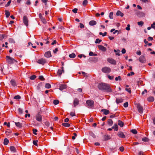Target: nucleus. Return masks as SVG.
<instances>
[{"mask_svg":"<svg viewBox=\"0 0 155 155\" xmlns=\"http://www.w3.org/2000/svg\"><path fill=\"white\" fill-rule=\"evenodd\" d=\"M113 12H110V13L109 17L110 19H113Z\"/></svg>","mask_w":155,"mask_h":155,"instance_id":"nucleus-41","label":"nucleus"},{"mask_svg":"<svg viewBox=\"0 0 155 155\" xmlns=\"http://www.w3.org/2000/svg\"><path fill=\"white\" fill-rule=\"evenodd\" d=\"M149 140L148 138L146 137H144L142 138V140L144 142H148Z\"/></svg>","mask_w":155,"mask_h":155,"instance_id":"nucleus-35","label":"nucleus"},{"mask_svg":"<svg viewBox=\"0 0 155 155\" xmlns=\"http://www.w3.org/2000/svg\"><path fill=\"white\" fill-rule=\"evenodd\" d=\"M96 21L94 20L91 21L89 22V24L91 26H93L96 25Z\"/></svg>","mask_w":155,"mask_h":155,"instance_id":"nucleus-18","label":"nucleus"},{"mask_svg":"<svg viewBox=\"0 0 155 155\" xmlns=\"http://www.w3.org/2000/svg\"><path fill=\"white\" fill-rule=\"evenodd\" d=\"M101 41L102 40H101L97 38L96 39L95 41V43H100Z\"/></svg>","mask_w":155,"mask_h":155,"instance_id":"nucleus-42","label":"nucleus"},{"mask_svg":"<svg viewBox=\"0 0 155 155\" xmlns=\"http://www.w3.org/2000/svg\"><path fill=\"white\" fill-rule=\"evenodd\" d=\"M5 36V35H1L0 34V40H2L4 38Z\"/></svg>","mask_w":155,"mask_h":155,"instance_id":"nucleus-48","label":"nucleus"},{"mask_svg":"<svg viewBox=\"0 0 155 155\" xmlns=\"http://www.w3.org/2000/svg\"><path fill=\"white\" fill-rule=\"evenodd\" d=\"M35 118L36 120L39 122H41L42 121V116L39 114H36Z\"/></svg>","mask_w":155,"mask_h":155,"instance_id":"nucleus-6","label":"nucleus"},{"mask_svg":"<svg viewBox=\"0 0 155 155\" xmlns=\"http://www.w3.org/2000/svg\"><path fill=\"white\" fill-rule=\"evenodd\" d=\"M79 101L78 100L77 98H75L74 101H73V104L74 105V107H75L79 104Z\"/></svg>","mask_w":155,"mask_h":155,"instance_id":"nucleus-14","label":"nucleus"},{"mask_svg":"<svg viewBox=\"0 0 155 155\" xmlns=\"http://www.w3.org/2000/svg\"><path fill=\"white\" fill-rule=\"evenodd\" d=\"M11 0H10L7 3V4L5 5V7H7L11 3Z\"/></svg>","mask_w":155,"mask_h":155,"instance_id":"nucleus-63","label":"nucleus"},{"mask_svg":"<svg viewBox=\"0 0 155 155\" xmlns=\"http://www.w3.org/2000/svg\"><path fill=\"white\" fill-rule=\"evenodd\" d=\"M147 101L149 102H153L154 101V98L153 97H150L147 98Z\"/></svg>","mask_w":155,"mask_h":155,"instance_id":"nucleus-21","label":"nucleus"},{"mask_svg":"<svg viewBox=\"0 0 155 155\" xmlns=\"http://www.w3.org/2000/svg\"><path fill=\"white\" fill-rule=\"evenodd\" d=\"M116 15L117 16H120L121 17H123L124 15V14L120 11H118L117 12Z\"/></svg>","mask_w":155,"mask_h":155,"instance_id":"nucleus-20","label":"nucleus"},{"mask_svg":"<svg viewBox=\"0 0 155 155\" xmlns=\"http://www.w3.org/2000/svg\"><path fill=\"white\" fill-rule=\"evenodd\" d=\"M98 48L102 51H106V48L104 46L101 45H99L98 46Z\"/></svg>","mask_w":155,"mask_h":155,"instance_id":"nucleus-12","label":"nucleus"},{"mask_svg":"<svg viewBox=\"0 0 155 155\" xmlns=\"http://www.w3.org/2000/svg\"><path fill=\"white\" fill-rule=\"evenodd\" d=\"M139 61L142 63H144L146 61L145 58L144 56L142 55L140 56L139 58Z\"/></svg>","mask_w":155,"mask_h":155,"instance_id":"nucleus-10","label":"nucleus"},{"mask_svg":"<svg viewBox=\"0 0 155 155\" xmlns=\"http://www.w3.org/2000/svg\"><path fill=\"white\" fill-rule=\"evenodd\" d=\"M128 103L127 102L125 103L124 104V106L125 107H127L128 106Z\"/></svg>","mask_w":155,"mask_h":155,"instance_id":"nucleus-52","label":"nucleus"},{"mask_svg":"<svg viewBox=\"0 0 155 155\" xmlns=\"http://www.w3.org/2000/svg\"><path fill=\"white\" fill-rule=\"evenodd\" d=\"M115 80L116 81H117L118 80H121V78L120 76H119L118 77H116L115 78Z\"/></svg>","mask_w":155,"mask_h":155,"instance_id":"nucleus-60","label":"nucleus"},{"mask_svg":"<svg viewBox=\"0 0 155 155\" xmlns=\"http://www.w3.org/2000/svg\"><path fill=\"white\" fill-rule=\"evenodd\" d=\"M130 25L129 24H128L127 25V27L126 28V29L127 30L129 31L130 30Z\"/></svg>","mask_w":155,"mask_h":155,"instance_id":"nucleus-56","label":"nucleus"},{"mask_svg":"<svg viewBox=\"0 0 155 155\" xmlns=\"http://www.w3.org/2000/svg\"><path fill=\"white\" fill-rule=\"evenodd\" d=\"M76 55L74 53H72L69 55V57L71 58H74L75 57Z\"/></svg>","mask_w":155,"mask_h":155,"instance_id":"nucleus-32","label":"nucleus"},{"mask_svg":"<svg viewBox=\"0 0 155 155\" xmlns=\"http://www.w3.org/2000/svg\"><path fill=\"white\" fill-rule=\"evenodd\" d=\"M86 104L89 108H92L94 107V101L91 100H89L87 101Z\"/></svg>","mask_w":155,"mask_h":155,"instance_id":"nucleus-3","label":"nucleus"},{"mask_svg":"<svg viewBox=\"0 0 155 155\" xmlns=\"http://www.w3.org/2000/svg\"><path fill=\"white\" fill-rule=\"evenodd\" d=\"M108 124L110 126H111L113 124V122L111 119H109L107 121Z\"/></svg>","mask_w":155,"mask_h":155,"instance_id":"nucleus-28","label":"nucleus"},{"mask_svg":"<svg viewBox=\"0 0 155 155\" xmlns=\"http://www.w3.org/2000/svg\"><path fill=\"white\" fill-rule=\"evenodd\" d=\"M73 134L74 136L72 137V139L73 140H74L75 139V137L77 136V134L76 133H74Z\"/></svg>","mask_w":155,"mask_h":155,"instance_id":"nucleus-51","label":"nucleus"},{"mask_svg":"<svg viewBox=\"0 0 155 155\" xmlns=\"http://www.w3.org/2000/svg\"><path fill=\"white\" fill-rule=\"evenodd\" d=\"M14 98L15 99H21V97L19 95H17L15 96Z\"/></svg>","mask_w":155,"mask_h":155,"instance_id":"nucleus-50","label":"nucleus"},{"mask_svg":"<svg viewBox=\"0 0 155 155\" xmlns=\"http://www.w3.org/2000/svg\"><path fill=\"white\" fill-rule=\"evenodd\" d=\"M42 22L44 24H46L47 23V21H46V19L45 18H42L41 19H40Z\"/></svg>","mask_w":155,"mask_h":155,"instance_id":"nucleus-37","label":"nucleus"},{"mask_svg":"<svg viewBox=\"0 0 155 155\" xmlns=\"http://www.w3.org/2000/svg\"><path fill=\"white\" fill-rule=\"evenodd\" d=\"M138 155H144V153L143 151H140L138 153Z\"/></svg>","mask_w":155,"mask_h":155,"instance_id":"nucleus-61","label":"nucleus"},{"mask_svg":"<svg viewBox=\"0 0 155 155\" xmlns=\"http://www.w3.org/2000/svg\"><path fill=\"white\" fill-rule=\"evenodd\" d=\"M5 14L7 18H8L10 15L9 12L7 10L5 11Z\"/></svg>","mask_w":155,"mask_h":155,"instance_id":"nucleus-31","label":"nucleus"},{"mask_svg":"<svg viewBox=\"0 0 155 155\" xmlns=\"http://www.w3.org/2000/svg\"><path fill=\"white\" fill-rule=\"evenodd\" d=\"M137 108L138 112L140 114L143 112V107L139 104H137Z\"/></svg>","mask_w":155,"mask_h":155,"instance_id":"nucleus-5","label":"nucleus"},{"mask_svg":"<svg viewBox=\"0 0 155 155\" xmlns=\"http://www.w3.org/2000/svg\"><path fill=\"white\" fill-rule=\"evenodd\" d=\"M107 33L106 32H105L104 33L102 32H100L99 33V35H102L103 36H104L107 35Z\"/></svg>","mask_w":155,"mask_h":155,"instance_id":"nucleus-38","label":"nucleus"},{"mask_svg":"<svg viewBox=\"0 0 155 155\" xmlns=\"http://www.w3.org/2000/svg\"><path fill=\"white\" fill-rule=\"evenodd\" d=\"M39 78L41 81H44L45 80L43 77L42 76H40L39 77Z\"/></svg>","mask_w":155,"mask_h":155,"instance_id":"nucleus-58","label":"nucleus"},{"mask_svg":"<svg viewBox=\"0 0 155 155\" xmlns=\"http://www.w3.org/2000/svg\"><path fill=\"white\" fill-rule=\"evenodd\" d=\"M45 125L47 127H48L50 126V123L48 121H46L45 122Z\"/></svg>","mask_w":155,"mask_h":155,"instance_id":"nucleus-53","label":"nucleus"},{"mask_svg":"<svg viewBox=\"0 0 155 155\" xmlns=\"http://www.w3.org/2000/svg\"><path fill=\"white\" fill-rule=\"evenodd\" d=\"M66 85L65 84H61L60 85V87H59V89H60L61 91H62L64 89H66Z\"/></svg>","mask_w":155,"mask_h":155,"instance_id":"nucleus-13","label":"nucleus"},{"mask_svg":"<svg viewBox=\"0 0 155 155\" xmlns=\"http://www.w3.org/2000/svg\"><path fill=\"white\" fill-rule=\"evenodd\" d=\"M89 55L90 56H96L97 55L96 54L94 53L92 51H90L89 53Z\"/></svg>","mask_w":155,"mask_h":155,"instance_id":"nucleus-36","label":"nucleus"},{"mask_svg":"<svg viewBox=\"0 0 155 155\" xmlns=\"http://www.w3.org/2000/svg\"><path fill=\"white\" fill-rule=\"evenodd\" d=\"M46 62V60L43 58H41L37 61V62L40 64H44Z\"/></svg>","mask_w":155,"mask_h":155,"instance_id":"nucleus-8","label":"nucleus"},{"mask_svg":"<svg viewBox=\"0 0 155 155\" xmlns=\"http://www.w3.org/2000/svg\"><path fill=\"white\" fill-rule=\"evenodd\" d=\"M116 101L117 104H119L123 101V99L121 98H117Z\"/></svg>","mask_w":155,"mask_h":155,"instance_id":"nucleus-17","label":"nucleus"},{"mask_svg":"<svg viewBox=\"0 0 155 155\" xmlns=\"http://www.w3.org/2000/svg\"><path fill=\"white\" fill-rule=\"evenodd\" d=\"M98 87L99 89L105 90L107 92H111L112 91V90L110 85L107 84H100L98 85Z\"/></svg>","mask_w":155,"mask_h":155,"instance_id":"nucleus-1","label":"nucleus"},{"mask_svg":"<svg viewBox=\"0 0 155 155\" xmlns=\"http://www.w3.org/2000/svg\"><path fill=\"white\" fill-rule=\"evenodd\" d=\"M16 126L19 127H22V124L20 122H15Z\"/></svg>","mask_w":155,"mask_h":155,"instance_id":"nucleus-29","label":"nucleus"},{"mask_svg":"<svg viewBox=\"0 0 155 155\" xmlns=\"http://www.w3.org/2000/svg\"><path fill=\"white\" fill-rule=\"evenodd\" d=\"M87 0H85L83 2V5L84 6H85L87 4Z\"/></svg>","mask_w":155,"mask_h":155,"instance_id":"nucleus-43","label":"nucleus"},{"mask_svg":"<svg viewBox=\"0 0 155 155\" xmlns=\"http://www.w3.org/2000/svg\"><path fill=\"white\" fill-rule=\"evenodd\" d=\"M137 24L139 26H142L143 24V22L142 21H140L137 22Z\"/></svg>","mask_w":155,"mask_h":155,"instance_id":"nucleus-39","label":"nucleus"},{"mask_svg":"<svg viewBox=\"0 0 155 155\" xmlns=\"http://www.w3.org/2000/svg\"><path fill=\"white\" fill-rule=\"evenodd\" d=\"M9 143V140L7 138H5L4 140V144L5 145H7Z\"/></svg>","mask_w":155,"mask_h":155,"instance_id":"nucleus-26","label":"nucleus"},{"mask_svg":"<svg viewBox=\"0 0 155 155\" xmlns=\"http://www.w3.org/2000/svg\"><path fill=\"white\" fill-rule=\"evenodd\" d=\"M9 42L11 43H14L15 42L14 40L12 38H10L8 40Z\"/></svg>","mask_w":155,"mask_h":155,"instance_id":"nucleus-40","label":"nucleus"},{"mask_svg":"<svg viewBox=\"0 0 155 155\" xmlns=\"http://www.w3.org/2000/svg\"><path fill=\"white\" fill-rule=\"evenodd\" d=\"M107 61L110 64H116V61L111 58H109L107 59Z\"/></svg>","mask_w":155,"mask_h":155,"instance_id":"nucleus-7","label":"nucleus"},{"mask_svg":"<svg viewBox=\"0 0 155 155\" xmlns=\"http://www.w3.org/2000/svg\"><path fill=\"white\" fill-rule=\"evenodd\" d=\"M125 90H126V91H127L129 93H131V91L130 88H126L125 89Z\"/></svg>","mask_w":155,"mask_h":155,"instance_id":"nucleus-54","label":"nucleus"},{"mask_svg":"<svg viewBox=\"0 0 155 155\" xmlns=\"http://www.w3.org/2000/svg\"><path fill=\"white\" fill-rule=\"evenodd\" d=\"M23 22L24 24L27 26L28 25V21L27 17L24 16L23 17Z\"/></svg>","mask_w":155,"mask_h":155,"instance_id":"nucleus-9","label":"nucleus"},{"mask_svg":"<svg viewBox=\"0 0 155 155\" xmlns=\"http://www.w3.org/2000/svg\"><path fill=\"white\" fill-rule=\"evenodd\" d=\"M37 130L36 129H34L33 130V133L35 135H37Z\"/></svg>","mask_w":155,"mask_h":155,"instance_id":"nucleus-62","label":"nucleus"},{"mask_svg":"<svg viewBox=\"0 0 155 155\" xmlns=\"http://www.w3.org/2000/svg\"><path fill=\"white\" fill-rule=\"evenodd\" d=\"M151 27L153 28H155V22H153V24L151 25Z\"/></svg>","mask_w":155,"mask_h":155,"instance_id":"nucleus-64","label":"nucleus"},{"mask_svg":"<svg viewBox=\"0 0 155 155\" xmlns=\"http://www.w3.org/2000/svg\"><path fill=\"white\" fill-rule=\"evenodd\" d=\"M62 70L61 69H59L57 72V74L58 75H60L62 73H63Z\"/></svg>","mask_w":155,"mask_h":155,"instance_id":"nucleus-34","label":"nucleus"},{"mask_svg":"<svg viewBox=\"0 0 155 155\" xmlns=\"http://www.w3.org/2000/svg\"><path fill=\"white\" fill-rule=\"evenodd\" d=\"M111 138V137L109 135H105L104 136V140H106L110 139Z\"/></svg>","mask_w":155,"mask_h":155,"instance_id":"nucleus-25","label":"nucleus"},{"mask_svg":"<svg viewBox=\"0 0 155 155\" xmlns=\"http://www.w3.org/2000/svg\"><path fill=\"white\" fill-rule=\"evenodd\" d=\"M117 135L119 137L121 138H125V136L123 133L121 131L117 133Z\"/></svg>","mask_w":155,"mask_h":155,"instance_id":"nucleus-11","label":"nucleus"},{"mask_svg":"<svg viewBox=\"0 0 155 155\" xmlns=\"http://www.w3.org/2000/svg\"><path fill=\"white\" fill-rule=\"evenodd\" d=\"M6 59L7 63L9 64H11L14 63L16 64L18 63L17 61L9 56H6Z\"/></svg>","mask_w":155,"mask_h":155,"instance_id":"nucleus-2","label":"nucleus"},{"mask_svg":"<svg viewBox=\"0 0 155 155\" xmlns=\"http://www.w3.org/2000/svg\"><path fill=\"white\" fill-rule=\"evenodd\" d=\"M131 132L134 134H136L137 133V131L136 130L133 129L131 130Z\"/></svg>","mask_w":155,"mask_h":155,"instance_id":"nucleus-45","label":"nucleus"},{"mask_svg":"<svg viewBox=\"0 0 155 155\" xmlns=\"http://www.w3.org/2000/svg\"><path fill=\"white\" fill-rule=\"evenodd\" d=\"M113 129H114V130L117 131L118 130V126L117 124H115L114 125V126L112 127Z\"/></svg>","mask_w":155,"mask_h":155,"instance_id":"nucleus-27","label":"nucleus"},{"mask_svg":"<svg viewBox=\"0 0 155 155\" xmlns=\"http://www.w3.org/2000/svg\"><path fill=\"white\" fill-rule=\"evenodd\" d=\"M101 70L104 73H108L111 71V69L109 67H104L102 68Z\"/></svg>","mask_w":155,"mask_h":155,"instance_id":"nucleus-4","label":"nucleus"},{"mask_svg":"<svg viewBox=\"0 0 155 155\" xmlns=\"http://www.w3.org/2000/svg\"><path fill=\"white\" fill-rule=\"evenodd\" d=\"M45 87L48 89L50 88L51 87V85L50 84L47 83L45 85Z\"/></svg>","mask_w":155,"mask_h":155,"instance_id":"nucleus-30","label":"nucleus"},{"mask_svg":"<svg viewBox=\"0 0 155 155\" xmlns=\"http://www.w3.org/2000/svg\"><path fill=\"white\" fill-rule=\"evenodd\" d=\"M36 76L35 75H33L31 76L30 78L31 80H34L36 78Z\"/></svg>","mask_w":155,"mask_h":155,"instance_id":"nucleus-46","label":"nucleus"},{"mask_svg":"<svg viewBox=\"0 0 155 155\" xmlns=\"http://www.w3.org/2000/svg\"><path fill=\"white\" fill-rule=\"evenodd\" d=\"M38 142V141L37 140H33V144L34 145H35V146H37V143Z\"/></svg>","mask_w":155,"mask_h":155,"instance_id":"nucleus-49","label":"nucleus"},{"mask_svg":"<svg viewBox=\"0 0 155 155\" xmlns=\"http://www.w3.org/2000/svg\"><path fill=\"white\" fill-rule=\"evenodd\" d=\"M45 56L47 58H49L51 57V55L50 51L46 52L45 54Z\"/></svg>","mask_w":155,"mask_h":155,"instance_id":"nucleus-15","label":"nucleus"},{"mask_svg":"<svg viewBox=\"0 0 155 155\" xmlns=\"http://www.w3.org/2000/svg\"><path fill=\"white\" fill-rule=\"evenodd\" d=\"M53 103L54 105H57L59 103V101L57 100H54V101Z\"/></svg>","mask_w":155,"mask_h":155,"instance_id":"nucleus-44","label":"nucleus"},{"mask_svg":"<svg viewBox=\"0 0 155 155\" xmlns=\"http://www.w3.org/2000/svg\"><path fill=\"white\" fill-rule=\"evenodd\" d=\"M62 125L65 127H69L71 126L70 124L67 123H63Z\"/></svg>","mask_w":155,"mask_h":155,"instance_id":"nucleus-24","label":"nucleus"},{"mask_svg":"<svg viewBox=\"0 0 155 155\" xmlns=\"http://www.w3.org/2000/svg\"><path fill=\"white\" fill-rule=\"evenodd\" d=\"M118 125L121 127L124 126V123L121 121L119 120L118 121Z\"/></svg>","mask_w":155,"mask_h":155,"instance_id":"nucleus-22","label":"nucleus"},{"mask_svg":"<svg viewBox=\"0 0 155 155\" xmlns=\"http://www.w3.org/2000/svg\"><path fill=\"white\" fill-rule=\"evenodd\" d=\"M11 84L14 87L16 85L15 81L14 80H12L10 81Z\"/></svg>","mask_w":155,"mask_h":155,"instance_id":"nucleus-23","label":"nucleus"},{"mask_svg":"<svg viewBox=\"0 0 155 155\" xmlns=\"http://www.w3.org/2000/svg\"><path fill=\"white\" fill-rule=\"evenodd\" d=\"M10 150L11 152L15 153L16 151V148L13 146H11L10 147Z\"/></svg>","mask_w":155,"mask_h":155,"instance_id":"nucleus-16","label":"nucleus"},{"mask_svg":"<svg viewBox=\"0 0 155 155\" xmlns=\"http://www.w3.org/2000/svg\"><path fill=\"white\" fill-rule=\"evenodd\" d=\"M134 73L133 72V71H131L130 72V73H128L127 74V76H130V75H134Z\"/></svg>","mask_w":155,"mask_h":155,"instance_id":"nucleus-57","label":"nucleus"},{"mask_svg":"<svg viewBox=\"0 0 155 155\" xmlns=\"http://www.w3.org/2000/svg\"><path fill=\"white\" fill-rule=\"evenodd\" d=\"M12 133V131L8 130L5 131V134L9 136L10 134Z\"/></svg>","mask_w":155,"mask_h":155,"instance_id":"nucleus-33","label":"nucleus"},{"mask_svg":"<svg viewBox=\"0 0 155 155\" xmlns=\"http://www.w3.org/2000/svg\"><path fill=\"white\" fill-rule=\"evenodd\" d=\"M78 11V9L77 8H75L72 10V12L75 13H76Z\"/></svg>","mask_w":155,"mask_h":155,"instance_id":"nucleus-59","label":"nucleus"},{"mask_svg":"<svg viewBox=\"0 0 155 155\" xmlns=\"http://www.w3.org/2000/svg\"><path fill=\"white\" fill-rule=\"evenodd\" d=\"M140 0L143 3L148 2L150 1V0Z\"/></svg>","mask_w":155,"mask_h":155,"instance_id":"nucleus-55","label":"nucleus"},{"mask_svg":"<svg viewBox=\"0 0 155 155\" xmlns=\"http://www.w3.org/2000/svg\"><path fill=\"white\" fill-rule=\"evenodd\" d=\"M70 115L71 117H73V116H75V114L74 113V111L70 112Z\"/></svg>","mask_w":155,"mask_h":155,"instance_id":"nucleus-47","label":"nucleus"},{"mask_svg":"<svg viewBox=\"0 0 155 155\" xmlns=\"http://www.w3.org/2000/svg\"><path fill=\"white\" fill-rule=\"evenodd\" d=\"M101 111L103 112L104 114L106 115L108 114L110 112L108 110L105 109L101 110Z\"/></svg>","mask_w":155,"mask_h":155,"instance_id":"nucleus-19","label":"nucleus"}]
</instances>
